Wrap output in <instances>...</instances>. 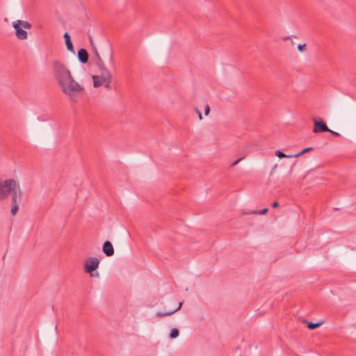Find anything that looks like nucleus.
<instances>
[{
  "label": "nucleus",
  "mask_w": 356,
  "mask_h": 356,
  "mask_svg": "<svg viewBox=\"0 0 356 356\" xmlns=\"http://www.w3.org/2000/svg\"><path fill=\"white\" fill-rule=\"evenodd\" d=\"M53 74L63 92L72 99L83 88L72 76L69 69L60 61L55 60L52 63Z\"/></svg>",
  "instance_id": "nucleus-1"
},
{
  "label": "nucleus",
  "mask_w": 356,
  "mask_h": 356,
  "mask_svg": "<svg viewBox=\"0 0 356 356\" xmlns=\"http://www.w3.org/2000/svg\"><path fill=\"white\" fill-rule=\"evenodd\" d=\"M9 195H11V204H17V200L23 195L19 184L14 179L3 181L0 179V201L7 199Z\"/></svg>",
  "instance_id": "nucleus-2"
},
{
  "label": "nucleus",
  "mask_w": 356,
  "mask_h": 356,
  "mask_svg": "<svg viewBox=\"0 0 356 356\" xmlns=\"http://www.w3.org/2000/svg\"><path fill=\"white\" fill-rule=\"evenodd\" d=\"M314 122V133H323L330 131V129L327 127L325 122L321 118H313Z\"/></svg>",
  "instance_id": "nucleus-3"
},
{
  "label": "nucleus",
  "mask_w": 356,
  "mask_h": 356,
  "mask_svg": "<svg viewBox=\"0 0 356 356\" xmlns=\"http://www.w3.org/2000/svg\"><path fill=\"white\" fill-rule=\"evenodd\" d=\"M99 260L97 257H90L85 263L84 270L88 273H92L98 268ZM91 276H93L91 274Z\"/></svg>",
  "instance_id": "nucleus-4"
},
{
  "label": "nucleus",
  "mask_w": 356,
  "mask_h": 356,
  "mask_svg": "<svg viewBox=\"0 0 356 356\" xmlns=\"http://www.w3.org/2000/svg\"><path fill=\"white\" fill-rule=\"evenodd\" d=\"M103 252L107 256V257H111L114 254V249L112 243L106 241L104 243L103 247H102Z\"/></svg>",
  "instance_id": "nucleus-5"
},
{
  "label": "nucleus",
  "mask_w": 356,
  "mask_h": 356,
  "mask_svg": "<svg viewBox=\"0 0 356 356\" xmlns=\"http://www.w3.org/2000/svg\"><path fill=\"white\" fill-rule=\"evenodd\" d=\"M13 26L15 29L16 37L19 40H26L27 38V32L22 29L21 26H17V24H13Z\"/></svg>",
  "instance_id": "nucleus-6"
},
{
  "label": "nucleus",
  "mask_w": 356,
  "mask_h": 356,
  "mask_svg": "<svg viewBox=\"0 0 356 356\" xmlns=\"http://www.w3.org/2000/svg\"><path fill=\"white\" fill-rule=\"evenodd\" d=\"M78 58L80 63L85 64L88 60V54L86 49H80L78 51Z\"/></svg>",
  "instance_id": "nucleus-7"
},
{
  "label": "nucleus",
  "mask_w": 356,
  "mask_h": 356,
  "mask_svg": "<svg viewBox=\"0 0 356 356\" xmlns=\"http://www.w3.org/2000/svg\"><path fill=\"white\" fill-rule=\"evenodd\" d=\"M99 71L100 75L99 76V77H100L102 82L104 81L112 80V75L108 69H103L102 70Z\"/></svg>",
  "instance_id": "nucleus-8"
},
{
  "label": "nucleus",
  "mask_w": 356,
  "mask_h": 356,
  "mask_svg": "<svg viewBox=\"0 0 356 356\" xmlns=\"http://www.w3.org/2000/svg\"><path fill=\"white\" fill-rule=\"evenodd\" d=\"M64 38H65V44H66V46H67V49L72 52V53H75L74 51V46H73V44L71 41V39H70V35L68 34V33H65L64 35H63Z\"/></svg>",
  "instance_id": "nucleus-9"
},
{
  "label": "nucleus",
  "mask_w": 356,
  "mask_h": 356,
  "mask_svg": "<svg viewBox=\"0 0 356 356\" xmlns=\"http://www.w3.org/2000/svg\"><path fill=\"white\" fill-rule=\"evenodd\" d=\"M181 306H182V302H180L179 304L178 307H177L176 309L171 310V311L165 312H158L156 314V316L158 317H163V316H170V315L174 314L175 312H176L177 311H178L179 309H180Z\"/></svg>",
  "instance_id": "nucleus-10"
},
{
  "label": "nucleus",
  "mask_w": 356,
  "mask_h": 356,
  "mask_svg": "<svg viewBox=\"0 0 356 356\" xmlns=\"http://www.w3.org/2000/svg\"><path fill=\"white\" fill-rule=\"evenodd\" d=\"M13 24H17V26H22L24 29H29L31 28V24H30L28 22L22 21V20H17L14 22Z\"/></svg>",
  "instance_id": "nucleus-11"
},
{
  "label": "nucleus",
  "mask_w": 356,
  "mask_h": 356,
  "mask_svg": "<svg viewBox=\"0 0 356 356\" xmlns=\"http://www.w3.org/2000/svg\"><path fill=\"white\" fill-rule=\"evenodd\" d=\"M305 323H307V327L309 330H314V329L320 327L323 324V322L312 323V322H308L306 321H305Z\"/></svg>",
  "instance_id": "nucleus-12"
},
{
  "label": "nucleus",
  "mask_w": 356,
  "mask_h": 356,
  "mask_svg": "<svg viewBox=\"0 0 356 356\" xmlns=\"http://www.w3.org/2000/svg\"><path fill=\"white\" fill-rule=\"evenodd\" d=\"M92 80H93L94 87H95V88L99 87L104 83V82H102V80L100 79V77H99L98 75H93Z\"/></svg>",
  "instance_id": "nucleus-13"
},
{
  "label": "nucleus",
  "mask_w": 356,
  "mask_h": 356,
  "mask_svg": "<svg viewBox=\"0 0 356 356\" xmlns=\"http://www.w3.org/2000/svg\"><path fill=\"white\" fill-rule=\"evenodd\" d=\"M275 155L278 158H280V159H282V158H293V157H294V154H293V155L285 154L284 153H283L282 152H281L280 150H277L275 152Z\"/></svg>",
  "instance_id": "nucleus-14"
},
{
  "label": "nucleus",
  "mask_w": 356,
  "mask_h": 356,
  "mask_svg": "<svg viewBox=\"0 0 356 356\" xmlns=\"http://www.w3.org/2000/svg\"><path fill=\"white\" fill-rule=\"evenodd\" d=\"M179 334V330L177 328H172L170 332V337L172 339L177 338Z\"/></svg>",
  "instance_id": "nucleus-15"
},
{
  "label": "nucleus",
  "mask_w": 356,
  "mask_h": 356,
  "mask_svg": "<svg viewBox=\"0 0 356 356\" xmlns=\"http://www.w3.org/2000/svg\"><path fill=\"white\" fill-rule=\"evenodd\" d=\"M313 148L312 147H307V148H305L304 149H302L300 152L298 153V154H294V157H299L300 156L304 154L305 153H307L311 150H312Z\"/></svg>",
  "instance_id": "nucleus-16"
},
{
  "label": "nucleus",
  "mask_w": 356,
  "mask_h": 356,
  "mask_svg": "<svg viewBox=\"0 0 356 356\" xmlns=\"http://www.w3.org/2000/svg\"><path fill=\"white\" fill-rule=\"evenodd\" d=\"M97 65L99 70H102L103 69H107L106 67H105L104 63L103 60H102L101 57H99V60H97Z\"/></svg>",
  "instance_id": "nucleus-17"
},
{
  "label": "nucleus",
  "mask_w": 356,
  "mask_h": 356,
  "mask_svg": "<svg viewBox=\"0 0 356 356\" xmlns=\"http://www.w3.org/2000/svg\"><path fill=\"white\" fill-rule=\"evenodd\" d=\"M18 210H19V207L17 204H12V209H11L10 212L13 216H15L17 213Z\"/></svg>",
  "instance_id": "nucleus-18"
},
{
  "label": "nucleus",
  "mask_w": 356,
  "mask_h": 356,
  "mask_svg": "<svg viewBox=\"0 0 356 356\" xmlns=\"http://www.w3.org/2000/svg\"><path fill=\"white\" fill-rule=\"evenodd\" d=\"M268 211V208H264L261 211H254L253 213H258V214H260V215H263V214H266Z\"/></svg>",
  "instance_id": "nucleus-19"
},
{
  "label": "nucleus",
  "mask_w": 356,
  "mask_h": 356,
  "mask_svg": "<svg viewBox=\"0 0 356 356\" xmlns=\"http://www.w3.org/2000/svg\"><path fill=\"white\" fill-rule=\"evenodd\" d=\"M298 49L300 51H304L306 50V44H298Z\"/></svg>",
  "instance_id": "nucleus-20"
},
{
  "label": "nucleus",
  "mask_w": 356,
  "mask_h": 356,
  "mask_svg": "<svg viewBox=\"0 0 356 356\" xmlns=\"http://www.w3.org/2000/svg\"><path fill=\"white\" fill-rule=\"evenodd\" d=\"M104 83H105V88L108 89V90H111V80H109V81H103Z\"/></svg>",
  "instance_id": "nucleus-21"
},
{
  "label": "nucleus",
  "mask_w": 356,
  "mask_h": 356,
  "mask_svg": "<svg viewBox=\"0 0 356 356\" xmlns=\"http://www.w3.org/2000/svg\"><path fill=\"white\" fill-rule=\"evenodd\" d=\"M329 133H330L334 137H339L340 136V134L336 131H334L331 129H330V131H328Z\"/></svg>",
  "instance_id": "nucleus-22"
},
{
  "label": "nucleus",
  "mask_w": 356,
  "mask_h": 356,
  "mask_svg": "<svg viewBox=\"0 0 356 356\" xmlns=\"http://www.w3.org/2000/svg\"><path fill=\"white\" fill-rule=\"evenodd\" d=\"M209 111H210L209 106L207 105L205 106V109H204V114H205V115H207L209 113Z\"/></svg>",
  "instance_id": "nucleus-23"
},
{
  "label": "nucleus",
  "mask_w": 356,
  "mask_h": 356,
  "mask_svg": "<svg viewBox=\"0 0 356 356\" xmlns=\"http://www.w3.org/2000/svg\"><path fill=\"white\" fill-rule=\"evenodd\" d=\"M242 159H243V158H239V159H236V161H235L232 164V166H234V165H237V164L241 161V160H242Z\"/></svg>",
  "instance_id": "nucleus-24"
},
{
  "label": "nucleus",
  "mask_w": 356,
  "mask_h": 356,
  "mask_svg": "<svg viewBox=\"0 0 356 356\" xmlns=\"http://www.w3.org/2000/svg\"><path fill=\"white\" fill-rule=\"evenodd\" d=\"M279 206V202L277 201H275L273 204H272V207L273 208H277V207Z\"/></svg>",
  "instance_id": "nucleus-25"
},
{
  "label": "nucleus",
  "mask_w": 356,
  "mask_h": 356,
  "mask_svg": "<svg viewBox=\"0 0 356 356\" xmlns=\"http://www.w3.org/2000/svg\"><path fill=\"white\" fill-rule=\"evenodd\" d=\"M195 111H196V112H197V114H198V116H199L200 120H202V113H201V112H200L197 108H195Z\"/></svg>",
  "instance_id": "nucleus-26"
},
{
  "label": "nucleus",
  "mask_w": 356,
  "mask_h": 356,
  "mask_svg": "<svg viewBox=\"0 0 356 356\" xmlns=\"http://www.w3.org/2000/svg\"><path fill=\"white\" fill-rule=\"evenodd\" d=\"M94 53H95V56H96V57H97V60H99V57H100V56L99 55V54H98V52H97V49H95V50L94 51Z\"/></svg>",
  "instance_id": "nucleus-27"
},
{
  "label": "nucleus",
  "mask_w": 356,
  "mask_h": 356,
  "mask_svg": "<svg viewBox=\"0 0 356 356\" xmlns=\"http://www.w3.org/2000/svg\"><path fill=\"white\" fill-rule=\"evenodd\" d=\"M289 37H286V38H284V40H287V39H289Z\"/></svg>",
  "instance_id": "nucleus-28"
}]
</instances>
